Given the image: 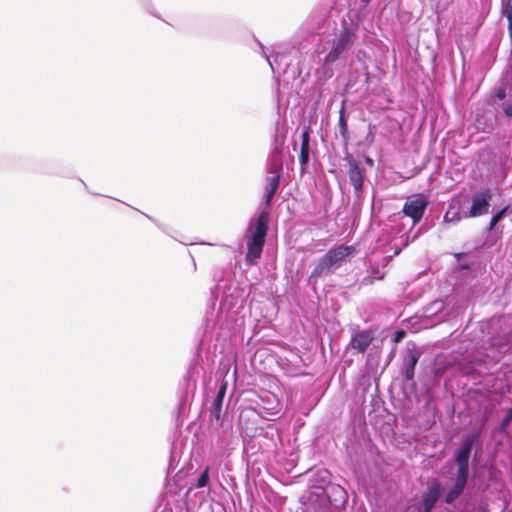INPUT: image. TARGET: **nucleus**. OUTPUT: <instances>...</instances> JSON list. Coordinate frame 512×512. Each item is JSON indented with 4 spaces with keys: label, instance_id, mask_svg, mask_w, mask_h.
<instances>
[{
    "label": "nucleus",
    "instance_id": "nucleus-1",
    "mask_svg": "<svg viewBox=\"0 0 512 512\" xmlns=\"http://www.w3.org/2000/svg\"><path fill=\"white\" fill-rule=\"evenodd\" d=\"M359 19L356 15L347 13L341 20V27L331 42V48L325 55L323 63L330 67L339 60H343L349 54L358 38Z\"/></svg>",
    "mask_w": 512,
    "mask_h": 512
},
{
    "label": "nucleus",
    "instance_id": "nucleus-2",
    "mask_svg": "<svg viewBox=\"0 0 512 512\" xmlns=\"http://www.w3.org/2000/svg\"><path fill=\"white\" fill-rule=\"evenodd\" d=\"M270 214L260 211L257 217L251 218L244 232V240L247 245L245 262L248 266L257 264L265 246L269 230Z\"/></svg>",
    "mask_w": 512,
    "mask_h": 512
},
{
    "label": "nucleus",
    "instance_id": "nucleus-3",
    "mask_svg": "<svg viewBox=\"0 0 512 512\" xmlns=\"http://www.w3.org/2000/svg\"><path fill=\"white\" fill-rule=\"evenodd\" d=\"M482 435V429H473L469 433L465 434L460 441L459 447L454 451L453 461L457 466L456 478L454 483L467 487L469 475H470V458L475 445H478L476 449V455L481 451V445L479 444Z\"/></svg>",
    "mask_w": 512,
    "mask_h": 512
},
{
    "label": "nucleus",
    "instance_id": "nucleus-4",
    "mask_svg": "<svg viewBox=\"0 0 512 512\" xmlns=\"http://www.w3.org/2000/svg\"><path fill=\"white\" fill-rule=\"evenodd\" d=\"M353 251L354 248L352 246L345 244L330 249L326 254L318 259L308 278V285L315 287L318 278L327 276L331 273L333 268H338L342 261L352 254Z\"/></svg>",
    "mask_w": 512,
    "mask_h": 512
},
{
    "label": "nucleus",
    "instance_id": "nucleus-5",
    "mask_svg": "<svg viewBox=\"0 0 512 512\" xmlns=\"http://www.w3.org/2000/svg\"><path fill=\"white\" fill-rule=\"evenodd\" d=\"M259 47L261 49V55L266 59L274 74H281L287 71L292 62L290 52L288 50L273 48L272 52L268 54L266 48L262 44H259Z\"/></svg>",
    "mask_w": 512,
    "mask_h": 512
},
{
    "label": "nucleus",
    "instance_id": "nucleus-6",
    "mask_svg": "<svg viewBox=\"0 0 512 512\" xmlns=\"http://www.w3.org/2000/svg\"><path fill=\"white\" fill-rule=\"evenodd\" d=\"M422 355V351L418 349L414 344L411 347H407L405 354L402 359L401 375L404 377L407 383H411L414 387L415 381V369Z\"/></svg>",
    "mask_w": 512,
    "mask_h": 512
},
{
    "label": "nucleus",
    "instance_id": "nucleus-7",
    "mask_svg": "<svg viewBox=\"0 0 512 512\" xmlns=\"http://www.w3.org/2000/svg\"><path fill=\"white\" fill-rule=\"evenodd\" d=\"M493 193L490 188H482L471 197V207L466 217H479L488 213Z\"/></svg>",
    "mask_w": 512,
    "mask_h": 512
},
{
    "label": "nucleus",
    "instance_id": "nucleus-8",
    "mask_svg": "<svg viewBox=\"0 0 512 512\" xmlns=\"http://www.w3.org/2000/svg\"><path fill=\"white\" fill-rule=\"evenodd\" d=\"M392 261V256H384L378 261L369 262L367 274L360 280L361 286H369L376 280H383L387 274V266Z\"/></svg>",
    "mask_w": 512,
    "mask_h": 512
},
{
    "label": "nucleus",
    "instance_id": "nucleus-9",
    "mask_svg": "<svg viewBox=\"0 0 512 512\" xmlns=\"http://www.w3.org/2000/svg\"><path fill=\"white\" fill-rule=\"evenodd\" d=\"M497 125L496 114L490 109H479L475 113V119L469 126L475 132L492 133Z\"/></svg>",
    "mask_w": 512,
    "mask_h": 512
},
{
    "label": "nucleus",
    "instance_id": "nucleus-10",
    "mask_svg": "<svg viewBox=\"0 0 512 512\" xmlns=\"http://www.w3.org/2000/svg\"><path fill=\"white\" fill-rule=\"evenodd\" d=\"M428 200L423 194L417 195L413 199H409L404 203L403 213L412 219L413 224H417L423 218L428 206Z\"/></svg>",
    "mask_w": 512,
    "mask_h": 512
},
{
    "label": "nucleus",
    "instance_id": "nucleus-11",
    "mask_svg": "<svg viewBox=\"0 0 512 512\" xmlns=\"http://www.w3.org/2000/svg\"><path fill=\"white\" fill-rule=\"evenodd\" d=\"M349 165V180L354 188V193L359 197L363 191L365 169L352 156L347 157Z\"/></svg>",
    "mask_w": 512,
    "mask_h": 512
},
{
    "label": "nucleus",
    "instance_id": "nucleus-12",
    "mask_svg": "<svg viewBox=\"0 0 512 512\" xmlns=\"http://www.w3.org/2000/svg\"><path fill=\"white\" fill-rule=\"evenodd\" d=\"M442 492L443 486L438 480H435L427 487L422 494L423 512H431L433 510Z\"/></svg>",
    "mask_w": 512,
    "mask_h": 512
},
{
    "label": "nucleus",
    "instance_id": "nucleus-13",
    "mask_svg": "<svg viewBox=\"0 0 512 512\" xmlns=\"http://www.w3.org/2000/svg\"><path fill=\"white\" fill-rule=\"evenodd\" d=\"M279 186L280 181L277 176L266 177L264 194L260 203V206L263 207L261 211H267L270 213V209Z\"/></svg>",
    "mask_w": 512,
    "mask_h": 512
},
{
    "label": "nucleus",
    "instance_id": "nucleus-14",
    "mask_svg": "<svg viewBox=\"0 0 512 512\" xmlns=\"http://www.w3.org/2000/svg\"><path fill=\"white\" fill-rule=\"evenodd\" d=\"M374 339L373 332L370 330L356 331L352 334L349 346L357 353H364Z\"/></svg>",
    "mask_w": 512,
    "mask_h": 512
},
{
    "label": "nucleus",
    "instance_id": "nucleus-15",
    "mask_svg": "<svg viewBox=\"0 0 512 512\" xmlns=\"http://www.w3.org/2000/svg\"><path fill=\"white\" fill-rule=\"evenodd\" d=\"M283 154L277 150L270 152L267 159L266 177L277 176L278 180H281V174L283 171Z\"/></svg>",
    "mask_w": 512,
    "mask_h": 512
},
{
    "label": "nucleus",
    "instance_id": "nucleus-16",
    "mask_svg": "<svg viewBox=\"0 0 512 512\" xmlns=\"http://www.w3.org/2000/svg\"><path fill=\"white\" fill-rule=\"evenodd\" d=\"M310 159V128L306 127L301 134L299 162L301 171H305Z\"/></svg>",
    "mask_w": 512,
    "mask_h": 512
},
{
    "label": "nucleus",
    "instance_id": "nucleus-17",
    "mask_svg": "<svg viewBox=\"0 0 512 512\" xmlns=\"http://www.w3.org/2000/svg\"><path fill=\"white\" fill-rule=\"evenodd\" d=\"M346 103H347V100L343 99L341 102V107L339 110V119H338L339 133H340V136L345 145H347L349 142V131H348L347 116H346Z\"/></svg>",
    "mask_w": 512,
    "mask_h": 512
},
{
    "label": "nucleus",
    "instance_id": "nucleus-18",
    "mask_svg": "<svg viewBox=\"0 0 512 512\" xmlns=\"http://www.w3.org/2000/svg\"><path fill=\"white\" fill-rule=\"evenodd\" d=\"M326 493L329 497H331L330 494L334 496L332 499L333 501L341 502L343 504L347 501L348 498L346 490L338 484H329Z\"/></svg>",
    "mask_w": 512,
    "mask_h": 512
},
{
    "label": "nucleus",
    "instance_id": "nucleus-19",
    "mask_svg": "<svg viewBox=\"0 0 512 512\" xmlns=\"http://www.w3.org/2000/svg\"><path fill=\"white\" fill-rule=\"evenodd\" d=\"M285 139H286V132L284 131L283 128H281L280 122L277 121L276 126H275L274 139H273V148H272L271 152H275L277 150L279 153L283 154L282 146L285 142Z\"/></svg>",
    "mask_w": 512,
    "mask_h": 512
},
{
    "label": "nucleus",
    "instance_id": "nucleus-20",
    "mask_svg": "<svg viewBox=\"0 0 512 512\" xmlns=\"http://www.w3.org/2000/svg\"><path fill=\"white\" fill-rule=\"evenodd\" d=\"M501 16L508 21V34L512 41V0H501Z\"/></svg>",
    "mask_w": 512,
    "mask_h": 512
},
{
    "label": "nucleus",
    "instance_id": "nucleus-21",
    "mask_svg": "<svg viewBox=\"0 0 512 512\" xmlns=\"http://www.w3.org/2000/svg\"><path fill=\"white\" fill-rule=\"evenodd\" d=\"M465 488L463 486H459L455 483L451 486L444 497V501L446 504H453L464 492Z\"/></svg>",
    "mask_w": 512,
    "mask_h": 512
},
{
    "label": "nucleus",
    "instance_id": "nucleus-22",
    "mask_svg": "<svg viewBox=\"0 0 512 512\" xmlns=\"http://www.w3.org/2000/svg\"><path fill=\"white\" fill-rule=\"evenodd\" d=\"M465 488L463 486H459L455 483L451 486L444 497V501L446 504H453L464 492Z\"/></svg>",
    "mask_w": 512,
    "mask_h": 512
},
{
    "label": "nucleus",
    "instance_id": "nucleus-23",
    "mask_svg": "<svg viewBox=\"0 0 512 512\" xmlns=\"http://www.w3.org/2000/svg\"><path fill=\"white\" fill-rule=\"evenodd\" d=\"M508 209H509V206L507 205V206L501 208L500 210H498L495 214H493V216L490 219L488 228H487V230L489 232H491L497 226V224L506 217Z\"/></svg>",
    "mask_w": 512,
    "mask_h": 512
},
{
    "label": "nucleus",
    "instance_id": "nucleus-24",
    "mask_svg": "<svg viewBox=\"0 0 512 512\" xmlns=\"http://www.w3.org/2000/svg\"><path fill=\"white\" fill-rule=\"evenodd\" d=\"M222 407L223 401L214 398L210 406V416L213 417L217 422H219L221 419Z\"/></svg>",
    "mask_w": 512,
    "mask_h": 512
},
{
    "label": "nucleus",
    "instance_id": "nucleus-25",
    "mask_svg": "<svg viewBox=\"0 0 512 512\" xmlns=\"http://www.w3.org/2000/svg\"><path fill=\"white\" fill-rule=\"evenodd\" d=\"M461 220L460 212L455 210V208L450 205L449 209L446 211L444 215V222L446 223H458Z\"/></svg>",
    "mask_w": 512,
    "mask_h": 512
},
{
    "label": "nucleus",
    "instance_id": "nucleus-26",
    "mask_svg": "<svg viewBox=\"0 0 512 512\" xmlns=\"http://www.w3.org/2000/svg\"><path fill=\"white\" fill-rule=\"evenodd\" d=\"M498 109H500L505 117L512 118V98H508L504 102L498 105Z\"/></svg>",
    "mask_w": 512,
    "mask_h": 512
},
{
    "label": "nucleus",
    "instance_id": "nucleus-27",
    "mask_svg": "<svg viewBox=\"0 0 512 512\" xmlns=\"http://www.w3.org/2000/svg\"><path fill=\"white\" fill-rule=\"evenodd\" d=\"M209 483V468H206L201 472L199 477L197 478L196 486L198 488L206 487Z\"/></svg>",
    "mask_w": 512,
    "mask_h": 512
},
{
    "label": "nucleus",
    "instance_id": "nucleus-28",
    "mask_svg": "<svg viewBox=\"0 0 512 512\" xmlns=\"http://www.w3.org/2000/svg\"><path fill=\"white\" fill-rule=\"evenodd\" d=\"M226 391H227V383L223 382L218 391H217V394L216 396L214 397L215 399H220L222 401H224V398H225V395H226Z\"/></svg>",
    "mask_w": 512,
    "mask_h": 512
},
{
    "label": "nucleus",
    "instance_id": "nucleus-29",
    "mask_svg": "<svg viewBox=\"0 0 512 512\" xmlns=\"http://www.w3.org/2000/svg\"><path fill=\"white\" fill-rule=\"evenodd\" d=\"M495 97L498 99V100H501V101H505L507 100L506 99V89L504 87H499L495 90Z\"/></svg>",
    "mask_w": 512,
    "mask_h": 512
},
{
    "label": "nucleus",
    "instance_id": "nucleus-30",
    "mask_svg": "<svg viewBox=\"0 0 512 512\" xmlns=\"http://www.w3.org/2000/svg\"><path fill=\"white\" fill-rule=\"evenodd\" d=\"M406 336V332L402 329L395 331L393 335V340L395 343L401 342Z\"/></svg>",
    "mask_w": 512,
    "mask_h": 512
},
{
    "label": "nucleus",
    "instance_id": "nucleus-31",
    "mask_svg": "<svg viewBox=\"0 0 512 512\" xmlns=\"http://www.w3.org/2000/svg\"><path fill=\"white\" fill-rule=\"evenodd\" d=\"M489 488V483H486L484 481H479L477 484V490L479 491H486Z\"/></svg>",
    "mask_w": 512,
    "mask_h": 512
},
{
    "label": "nucleus",
    "instance_id": "nucleus-32",
    "mask_svg": "<svg viewBox=\"0 0 512 512\" xmlns=\"http://www.w3.org/2000/svg\"><path fill=\"white\" fill-rule=\"evenodd\" d=\"M488 473L491 479L496 477V474L498 473V469L494 465H490L488 468Z\"/></svg>",
    "mask_w": 512,
    "mask_h": 512
},
{
    "label": "nucleus",
    "instance_id": "nucleus-33",
    "mask_svg": "<svg viewBox=\"0 0 512 512\" xmlns=\"http://www.w3.org/2000/svg\"><path fill=\"white\" fill-rule=\"evenodd\" d=\"M145 7H146V10H147L150 14H152V15H153V16H155V17L160 18V17H159V15L156 13V11H155V9L153 8V6H152V4H151V3H147Z\"/></svg>",
    "mask_w": 512,
    "mask_h": 512
},
{
    "label": "nucleus",
    "instance_id": "nucleus-34",
    "mask_svg": "<svg viewBox=\"0 0 512 512\" xmlns=\"http://www.w3.org/2000/svg\"><path fill=\"white\" fill-rule=\"evenodd\" d=\"M369 128H370V131H369V133H368V135H367V137H366V140H367V141H369V142H373V140H374V135H373V133H372V127H371V126H369Z\"/></svg>",
    "mask_w": 512,
    "mask_h": 512
},
{
    "label": "nucleus",
    "instance_id": "nucleus-35",
    "mask_svg": "<svg viewBox=\"0 0 512 512\" xmlns=\"http://www.w3.org/2000/svg\"><path fill=\"white\" fill-rule=\"evenodd\" d=\"M459 267H460L461 270H469V269H471V264H469V263H461L459 265Z\"/></svg>",
    "mask_w": 512,
    "mask_h": 512
},
{
    "label": "nucleus",
    "instance_id": "nucleus-36",
    "mask_svg": "<svg viewBox=\"0 0 512 512\" xmlns=\"http://www.w3.org/2000/svg\"><path fill=\"white\" fill-rule=\"evenodd\" d=\"M365 163L372 167L374 165V160L371 157L366 156L365 157Z\"/></svg>",
    "mask_w": 512,
    "mask_h": 512
},
{
    "label": "nucleus",
    "instance_id": "nucleus-37",
    "mask_svg": "<svg viewBox=\"0 0 512 512\" xmlns=\"http://www.w3.org/2000/svg\"><path fill=\"white\" fill-rule=\"evenodd\" d=\"M148 219H150L151 221L155 222L159 228H161L163 231H166L164 226L161 225V224H158L151 216L147 215V214H144Z\"/></svg>",
    "mask_w": 512,
    "mask_h": 512
},
{
    "label": "nucleus",
    "instance_id": "nucleus-38",
    "mask_svg": "<svg viewBox=\"0 0 512 512\" xmlns=\"http://www.w3.org/2000/svg\"><path fill=\"white\" fill-rule=\"evenodd\" d=\"M371 0H360V5L366 8L370 4Z\"/></svg>",
    "mask_w": 512,
    "mask_h": 512
},
{
    "label": "nucleus",
    "instance_id": "nucleus-39",
    "mask_svg": "<svg viewBox=\"0 0 512 512\" xmlns=\"http://www.w3.org/2000/svg\"><path fill=\"white\" fill-rule=\"evenodd\" d=\"M422 233V228H419L418 231L413 236V239L417 238Z\"/></svg>",
    "mask_w": 512,
    "mask_h": 512
},
{
    "label": "nucleus",
    "instance_id": "nucleus-40",
    "mask_svg": "<svg viewBox=\"0 0 512 512\" xmlns=\"http://www.w3.org/2000/svg\"><path fill=\"white\" fill-rule=\"evenodd\" d=\"M464 255H465V254H464V253H462V252H461V253H456V254H455V257L459 260V259H461Z\"/></svg>",
    "mask_w": 512,
    "mask_h": 512
},
{
    "label": "nucleus",
    "instance_id": "nucleus-41",
    "mask_svg": "<svg viewBox=\"0 0 512 512\" xmlns=\"http://www.w3.org/2000/svg\"><path fill=\"white\" fill-rule=\"evenodd\" d=\"M440 375H441L440 370L436 369L435 370V377H439Z\"/></svg>",
    "mask_w": 512,
    "mask_h": 512
},
{
    "label": "nucleus",
    "instance_id": "nucleus-42",
    "mask_svg": "<svg viewBox=\"0 0 512 512\" xmlns=\"http://www.w3.org/2000/svg\"><path fill=\"white\" fill-rule=\"evenodd\" d=\"M436 305L442 306V304H441V303L434 302V303H433V306H436ZM440 308H441V307H439V309H440Z\"/></svg>",
    "mask_w": 512,
    "mask_h": 512
},
{
    "label": "nucleus",
    "instance_id": "nucleus-43",
    "mask_svg": "<svg viewBox=\"0 0 512 512\" xmlns=\"http://www.w3.org/2000/svg\"><path fill=\"white\" fill-rule=\"evenodd\" d=\"M329 70H330V72H329L328 76H332V70H331V68H330Z\"/></svg>",
    "mask_w": 512,
    "mask_h": 512
}]
</instances>
